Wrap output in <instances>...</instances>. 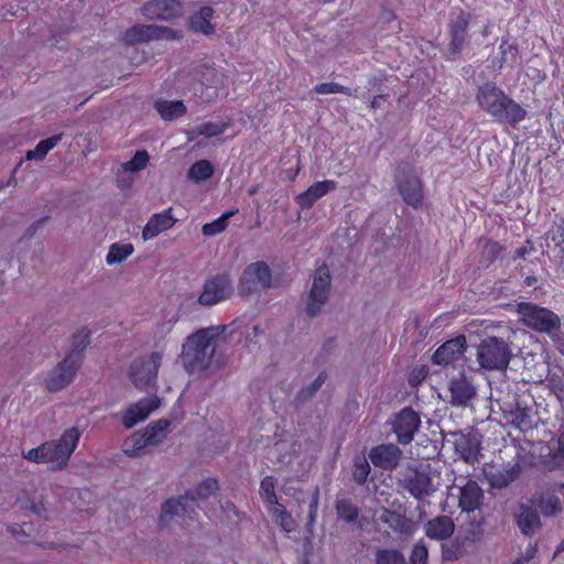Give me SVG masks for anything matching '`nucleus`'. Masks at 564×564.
I'll return each instance as SVG.
<instances>
[{"mask_svg":"<svg viewBox=\"0 0 564 564\" xmlns=\"http://www.w3.org/2000/svg\"><path fill=\"white\" fill-rule=\"evenodd\" d=\"M147 446H149L148 441L141 431L133 433L122 445L124 454L129 457L140 456Z\"/></svg>","mask_w":564,"mask_h":564,"instance_id":"obj_40","label":"nucleus"},{"mask_svg":"<svg viewBox=\"0 0 564 564\" xmlns=\"http://www.w3.org/2000/svg\"><path fill=\"white\" fill-rule=\"evenodd\" d=\"M78 369L79 367L75 364L66 362V359H63L50 371L45 379V388L50 392H57L65 389L73 382Z\"/></svg>","mask_w":564,"mask_h":564,"instance_id":"obj_15","label":"nucleus"},{"mask_svg":"<svg viewBox=\"0 0 564 564\" xmlns=\"http://www.w3.org/2000/svg\"><path fill=\"white\" fill-rule=\"evenodd\" d=\"M327 379V373L325 371L319 372V375L314 379L313 382L303 387L295 395L294 403L299 405H304L310 400H312L317 391L323 387Z\"/></svg>","mask_w":564,"mask_h":564,"instance_id":"obj_36","label":"nucleus"},{"mask_svg":"<svg viewBox=\"0 0 564 564\" xmlns=\"http://www.w3.org/2000/svg\"><path fill=\"white\" fill-rule=\"evenodd\" d=\"M539 507L544 516H555L561 512L562 505L555 494L546 492L541 495L539 499Z\"/></svg>","mask_w":564,"mask_h":564,"instance_id":"obj_46","label":"nucleus"},{"mask_svg":"<svg viewBox=\"0 0 564 564\" xmlns=\"http://www.w3.org/2000/svg\"><path fill=\"white\" fill-rule=\"evenodd\" d=\"M477 99L484 109L490 113L494 112V87H491L489 84H485L479 88Z\"/></svg>","mask_w":564,"mask_h":564,"instance_id":"obj_57","label":"nucleus"},{"mask_svg":"<svg viewBox=\"0 0 564 564\" xmlns=\"http://www.w3.org/2000/svg\"><path fill=\"white\" fill-rule=\"evenodd\" d=\"M482 500L484 490L475 480L469 479L463 487L459 488V507L463 511L475 513V511L479 510V508L489 506L488 503H482Z\"/></svg>","mask_w":564,"mask_h":564,"instance_id":"obj_18","label":"nucleus"},{"mask_svg":"<svg viewBox=\"0 0 564 564\" xmlns=\"http://www.w3.org/2000/svg\"><path fill=\"white\" fill-rule=\"evenodd\" d=\"M522 465L520 463H516L514 465L505 468L503 471H499L496 474V489L508 487L510 481L520 477L522 473Z\"/></svg>","mask_w":564,"mask_h":564,"instance_id":"obj_48","label":"nucleus"},{"mask_svg":"<svg viewBox=\"0 0 564 564\" xmlns=\"http://www.w3.org/2000/svg\"><path fill=\"white\" fill-rule=\"evenodd\" d=\"M435 478H438V474L430 464L412 463L398 473L397 482L414 499L423 501L438 490L440 484Z\"/></svg>","mask_w":564,"mask_h":564,"instance_id":"obj_2","label":"nucleus"},{"mask_svg":"<svg viewBox=\"0 0 564 564\" xmlns=\"http://www.w3.org/2000/svg\"><path fill=\"white\" fill-rule=\"evenodd\" d=\"M271 514L275 518V522L286 532H292L295 529V521L285 507L278 503L270 509Z\"/></svg>","mask_w":564,"mask_h":564,"instance_id":"obj_45","label":"nucleus"},{"mask_svg":"<svg viewBox=\"0 0 564 564\" xmlns=\"http://www.w3.org/2000/svg\"><path fill=\"white\" fill-rule=\"evenodd\" d=\"M22 508L30 510L41 519L51 520L52 518V511L42 498L39 501L28 500L25 505L22 506Z\"/></svg>","mask_w":564,"mask_h":564,"instance_id":"obj_54","label":"nucleus"},{"mask_svg":"<svg viewBox=\"0 0 564 564\" xmlns=\"http://www.w3.org/2000/svg\"><path fill=\"white\" fill-rule=\"evenodd\" d=\"M541 465L546 470L564 468V429L560 432L555 445L547 454L542 455Z\"/></svg>","mask_w":564,"mask_h":564,"instance_id":"obj_30","label":"nucleus"},{"mask_svg":"<svg viewBox=\"0 0 564 564\" xmlns=\"http://www.w3.org/2000/svg\"><path fill=\"white\" fill-rule=\"evenodd\" d=\"M336 188V182L322 181L311 185L305 192L296 196V203L303 208H311L314 203Z\"/></svg>","mask_w":564,"mask_h":564,"instance_id":"obj_27","label":"nucleus"},{"mask_svg":"<svg viewBox=\"0 0 564 564\" xmlns=\"http://www.w3.org/2000/svg\"><path fill=\"white\" fill-rule=\"evenodd\" d=\"M534 251V247L529 245V247H518L512 256L513 260L525 259L527 254H530Z\"/></svg>","mask_w":564,"mask_h":564,"instance_id":"obj_64","label":"nucleus"},{"mask_svg":"<svg viewBox=\"0 0 564 564\" xmlns=\"http://www.w3.org/2000/svg\"><path fill=\"white\" fill-rule=\"evenodd\" d=\"M427 556H429L427 547L423 543H416L413 546V550H412V553L410 556V562H411V564H426Z\"/></svg>","mask_w":564,"mask_h":564,"instance_id":"obj_59","label":"nucleus"},{"mask_svg":"<svg viewBox=\"0 0 564 564\" xmlns=\"http://www.w3.org/2000/svg\"><path fill=\"white\" fill-rule=\"evenodd\" d=\"M218 490V481L215 478H207L192 489L185 491V499L191 503L207 500Z\"/></svg>","mask_w":564,"mask_h":564,"instance_id":"obj_35","label":"nucleus"},{"mask_svg":"<svg viewBox=\"0 0 564 564\" xmlns=\"http://www.w3.org/2000/svg\"><path fill=\"white\" fill-rule=\"evenodd\" d=\"M468 24V18L464 13H460L449 25L451 42L447 53L452 58L457 56L464 47Z\"/></svg>","mask_w":564,"mask_h":564,"instance_id":"obj_23","label":"nucleus"},{"mask_svg":"<svg viewBox=\"0 0 564 564\" xmlns=\"http://www.w3.org/2000/svg\"><path fill=\"white\" fill-rule=\"evenodd\" d=\"M496 105L499 108V115L512 126H516L518 122L524 120L528 115L527 110L523 109L520 104L511 98H508L503 91L498 90L497 88Z\"/></svg>","mask_w":564,"mask_h":564,"instance_id":"obj_20","label":"nucleus"},{"mask_svg":"<svg viewBox=\"0 0 564 564\" xmlns=\"http://www.w3.org/2000/svg\"><path fill=\"white\" fill-rule=\"evenodd\" d=\"M538 552L536 544H529V547L525 551V554L517 557L511 564H525L531 561Z\"/></svg>","mask_w":564,"mask_h":564,"instance_id":"obj_63","label":"nucleus"},{"mask_svg":"<svg viewBox=\"0 0 564 564\" xmlns=\"http://www.w3.org/2000/svg\"><path fill=\"white\" fill-rule=\"evenodd\" d=\"M370 465L364 455H358L354 459L352 479L358 485H364L370 474Z\"/></svg>","mask_w":564,"mask_h":564,"instance_id":"obj_49","label":"nucleus"},{"mask_svg":"<svg viewBox=\"0 0 564 564\" xmlns=\"http://www.w3.org/2000/svg\"><path fill=\"white\" fill-rule=\"evenodd\" d=\"M234 283L228 273L216 274L207 279L198 297L203 306H213L234 294Z\"/></svg>","mask_w":564,"mask_h":564,"instance_id":"obj_10","label":"nucleus"},{"mask_svg":"<svg viewBox=\"0 0 564 564\" xmlns=\"http://www.w3.org/2000/svg\"><path fill=\"white\" fill-rule=\"evenodd\" d=\"M214 17V9L205 6L194 12L188 18V29L194 33H200L204 35H212L215 33V26L210 23Z\"/></svg>","mask_w":564,"mask_h":564,"instance_id":"obj_29","label":"nucleus"},{"mask_svg":"<svg viewBox=\"0 0 564 564\" xmlns=\"http://www.w3.org/2000/svg\"><path fill=\"white\" fill-rule=\"evenodd\" d=\"M376 564H408V562L400 551L383 549L376 552Z\"/></svg>","mask_w":564,"mask_h":564,"instance_id":"obj_51","label":"nucleus"},{"mask_svg":"<svg viewBox=\"0 0 564 564\" xmlns=\"http://www.w3.org/2000/svg\"><path fill=\"white\" fill-rule=\"evenodd\" d=\"M170 424V420L160 419L150 423L147 427L140 431L142 432L143 436H145L148 444L155 446L161 444L166 438Z\"/></svg>","mask_w":564,"mask_h":564,"instance_id":"obj_34","label":"nucleus"},{"mask_svg":"<svg viewBox=\"0 0 564 564\" xmlns=\"http://www.w3.org/2000/svg\"><path fill=\"white\" fill-rule=\"evenodd\" d=\"M371 463L381 469L393 470L400 464L402 451L394 444H380L369 452Z\"/></svg>","mask_w":564,"mask_h":564,"instance_id":"obj_16","label":"nucleus"},{"mask_svg":"<svg viewBox=\"0 0 564 564\" xmlns=\"http://www.w3.org/2000/svg\"><path fill=\"white\" fill-rule=\"evenodd\" d=\"M155 110L166 121L175 120L186 113V106L182 100L159 99L154 102Z\"/></svg>","mask_w":564,"mask_h":564,"instance_id":"obj_32","label":"nucleus"},{"mask_svg":"<svg viewBox=\"0 0 564 564\" xmlns=\"http://www.w3.org/2000/svg\"><path fill=\"white\" fill-rule=\"evenodd\" d=\"M517 523L524 535H531L540 528L541 519L535 510L522 505L517 514Z\"/></svg>","mask_w":564,"mask_h":564,"instance_id":"obj_33","label":"nucleus"},{"mask_svg":"<svg viewBox=\"0 0 564 564\" xmlns=\"http://www.w3.org/2000/svg\"><path fill=\"white\" fill-rule=\"evenodd\" d=\"M458 538L442 544V557L444 561H457L466 553L465 541Z\"/></svg>","mask_w":564,"mask_h":564,"instance_id":"obj_42","label":"nucleus"},{"mask_svg":"<svg viewBox=\"0 0 564 564\" xmlns=\"http://www.w3.org/2000/svg\"><path fill=\"white\" fill-rule=\"evenodd\" d=\"M142 14L150 20L173 21L183 15V4L178 0H151L143 4Z\"/></svg>","mask_w":564,"mask_h":564,"instance_id":"obj_13","label":"nucleus"},{"mask_svg":"<svg viewBox=\"0 0 564 564\" xmlns=\"http://www.w3.org/2000/svg\"><path fill=\"white\" fill-rule=\"evenodd\" d=\"M448 389L451 392V403L456 406L467 405L476 394L475 388L463 372L457 378L451 380Z\"/></svg>","mask_w":564,"mask_h":564,"instance_id":"obj_22","label":"nucleus"},{"mask_svg":"<svg viewBox=\"0 0 564 564\" xmlns=\"http://www.w3.org/2000/svg\"><path fill=\"white\" fill-rule=\"evenodd\" d=\"M492 511L494 508L491 506H485V508H479L475 513H471L466 539L477 541L486 533H489L491 530Z\"/></svg>","mask_w":564,"mask_h":564,"instance_id":"obj_21","label":"nucleus"},{"mask_svg":"<svg viewBox=\"0 0 564 564\" xmlns=\"http://www.w3.org/2000/svg\"><path fill=\"white\" fill-rule=\"evenodd\" d=\"M429 367L422 365L420 367H415L409 378V382L411 386L420 384L425 378L429 376Z\"/></svg>","mask_w":564,"mask_h":564,"instance_id":"obj_61","label":"nucleus"},{"mask_svg":"<svg viewBox=\"0 0 564 564\" xmlns=\"http://www.w3.org/2000/svg\"><path fill=\"white\" fill-rule=\"evenodd\" d=\"M62 137L63 133H59L45 140H41L34 148V150H30L26 152V159L42 161L46 156L48 151L52 150L62 140Z\"/></svg>","mask_w":564,"mask_h":564,"instance_id":"obj_41","label":"nucleus"},{"mask_svg":"<svg viewBox=\"0 0 564 564\" xmlns=\"http://www.w3.org/2000/svg\"><path fill=\"white\" fill-rule=\"evenodd\" d=\"M314 91L317 94H322V95L340 93V94L351 96L350 88L339 85L337 83L318 84L314 87Z\"/></svg>","mask_w":564,"mask_h":564,"instance_id":"obj_58","label":"nucleus"},{"mask_svg":"<svg viewBox=\"0 0 564 564\" xmlns=\"http://www.w3.org/2000/svg\"><path fill=\"white\" fill-rule=\"evenodd\" d=\"M79 436L77 427L68 429L57 442L44 443L36 448H32L24 454V458L35 463L57 462L59 465H65L75 449Z\"/></svg>","mask_w":564,"mask_h":564,"instance_id":"obj_3","label":"nucleus"},{"mask_svg":"<svg viewBox=\"0 0 564 564\" xmlns=\"http://www.w3.org/2000/svg\"><path fill=\"white\" fill-rule=\"evenodd\" d=\"M228 128V123L204 122L196 126V133H202L207 138H213L223 134Z\"/></svg>","mask_w":564,"mask_h":564,"instance_id":"obj_55","label":"nucleus"},{"mask_svg":"<svg viewBox=\"0 0 564 564\" xmlns=\"http://www.w3.org/2000/svg\"><path fill=\"white\" fill-rule=\"evenodd\" d=\"M511 423L521 431H527L532 426L531 420L524 412H518L514 414Z\"/></svg>","mask_w":564,"mask_h":564,"instance_id":"obj_62","label":"nucleus"},{"mask_svg":"<svg viewBox=\"0 0 564 564\" xmlns=\"http://www.w3.org/2000/svg\"><path fill=\"white\" fill-rule=\"evenodd\" d=\"M547 386L558 400L564 398V370L550 372L546 377Z\"/></svg>","mask_w":564,"mask_h":564,"instance_id":"obj_52","label":"nucleus"},{"mask_svg":"<svg viewBox=\"0 0 564 564\" xmlns=\"http://www.w3.org/2000/svg\"><path fill=\"white\" fill-rule=\"evenodd\" d=\"M161 361L162 354L153 351L150 356L137 358L131 362L129 376L138 389L147 390L155 386Z\"/></svg>","mask_w":564,"mask_h":564,"instance_id":"obj_8","label":"nucleus"},{"mask_svg":"<svg viewBox=\"0 0 564 564\" xmlns=\"http://www.w3.org/2000/svg\"><path fill=\"white\" fill-rule=\"evenodd\" d=\"M379 520L399 534H411L415 527L413 520L388 508H382Z\"/></svg>","mask_w":564,"mask_h":564,"instance_id":"obj_25","label":"nucleus"},{"mask_svg":"<svg viewBox=\"0 0 564 564\" xmlns=\"http://www.w3.org/2000/svg\"><path fill=\"white\" fill-rule=\"evenodd\" d=\"M91 332L87 327H82L70 337V349L65 356L66 362H73L80 367L84 359V351L90 345Z\"/></svg>","mask_w":564,"mask_h":564,"instance_id":"obj_24","label":"nucleus"},{"mask_svg":"<svg viewBox=\"0 0 564 564\" xmlns=\"http://www.w3.org/2000/svg\"><path fill=\"white\" fill-rule=\"evenodd\" d=\"M214 172V165L208 160H199L189 167L187 177L195 183H200L210 178Z\"/></svg>","mask_w":564,"mask_h":564,"instance_id":"obj_39","label":"nucleus"},{"mask_svg":"<svg viewBox=\"0 0 564 564\" xmlns=\"http://www.w3.org/2000/svg\"><path fill=\"white\" fill-rule=\"evenodd\" d=\"M193 511L194 508L189 500L185 499V494L178 498H170L161 506L160 523L166 525L173 518H185Z\"/></svg>","mask_w":564,"mask_h":564,"instance_id":"obj_19","label":"nucleus"},{"mask_svg":"<svg viewBox=\"0 0 564 564\" xmlns=\"http://www.w3.org/2000/svg\"><path fill=\"white\" fill-rule=\"evenodd\" d=\"M467 348V340L464 335L446 340L432 355L434 365L446 367L460 359Z\"/></svg>","mask_w":564,"mask_h":564,"instance_id":"obj_14","label":"nucleus"},{"mask_svg":"<svg viewBox=\"0 0 564 564\" xmlns=\"http://www.w3.org/2000/svg\"><path fill=\"white\" fill-rule=\"evenodd\" d=\"M522 64L519 46L516 43L502 41L500 44L499 68L513 69Z\"/></svg>","mask_w":564,"mask_h":564,"instance_id":"obj_31","label":"nucleus"},{"mask_svg":"<svg viewBox=\"0 0 564 564\" xmlns=\"http://www.w3.org/2000/svg\"><path fill=\"white\" fill-rule=\"evenodd\" d=\"M275 482L276 479L273 476H265L260 482L259 495L270 508L279 503L274 489Z\"/></svg>","mask_w":564,"mask_h":564,"instance_id":"obj_44","label":"nucleus"},{"mask_svg":"<svg viewBox=\"0 0 564 564\" xmlns=\"http://www.w3.org/2000/svg\"><path fill=\"white\" fill-rule=\"evenodd\" d=\"M550 235L555 248L564 256V218L553 224Z\"/></svg>","mask_w":564,"mask_h":564,"instance_id":"obj_56","label":"nucleus"},{"mask_svg":"<svg viewBox=\"0 0 564 564\" xmlns=\"http://www.w3.org/2000/svg\"><path fill=\"white\" fill-rule=\"evenodd\" d=\"M516 311L520 322L536 333L552 335L561 328V317L551 308L531 302H520Z\"/></svg>","mask_w":564,"mask_h":564,"instance_id":"obj_4","label":"nucleus"},{"mask_svg":"<svg viewBox=\"0 0 564 564\" xmlns=\"http://www.w3.org/2000/svg\"><path fill=\"white\" fill-rule=\"evenodd\" d=\"M420 425V414L411 406H405L394 414L392 431L395 433L398 442L405 445L413 441Z\"/></svg>","mask_w":564,"mask_h":564,"instance_id":"obj_12","label":"nucleus"},{"mask_svg":"<svg viewBox=\"0 0 564 564\" xmlns=\"http://www.w3.org/2000/svg\"><path fill=\"white\" fill-rule=\"evenodd\" d=\"M171 208L163 213L154 214L144 226L142 237L144 240L152 239L162 231L170 229L176 219L171 215Z\"/></svg>","mask_w":564,"mask_h":564,"instance_id":"obj_28","label":"nucleus"},{"mask_svg":"<svg viewBox=\"0 0 564 564\" xmlns=\"http://www.w3.org/2000/svg\"><path fill=\"white\" fill-rule=\"evenodd\" d=\"M160 405V399L154 395L143 398L131 404L122 415V424L126 429H131L139 422L144 421Z\"/></svg>","mask_w":564,"mask_h":564,"instance_id":"obj_17","label":"nucleus"},{"mask_svg":"<svg viewBox=\"0 0 564 564\" xmlns=\"http://www.w3.org/2000/svg\"><path fill=\"white\" fill-rule=\"evenodd\" d=\"M227 328V325L204 327L186 337L180 360L187 373H200L224 365V354L219 348L226 341L224 335Z\"/></svg>","mask_w":564,"mask_h":564,"instance_id":"obj_1","label":"nucleus"},{"mask_svg":"<svg viewBox=\"0 0 564 564\" xmlns=\"http://www.w3.org/2000/svg\"><path fill=\"white\" fill-rule=\"evenodd\" d=\"M272 272L264 261H256L248 264L239 279L238 293L241 296H250L261 290L271 288Z\"/></svg>","mask_w":564,"mask_h":564,"instance_id":"obj_7","label":"nucleus"},{"mask_svg":"<svg viewBox=\"0 0 564 564\" xmlns=\"http://www.w3.org/2000/svg\"><path fill=\"white\" fill-rule=\"evenodd\" d=\"M133 252L131 243H112L106 257L107 264L121 263Z\"/></svg>","mask_w":564,"mask_h":564,"instance_id":"obj_43","label":"nucleus"},{"mask_svg":"<svg viewBox=\"0 0 564 564\" xmlns=\"http://www.w3.org/2000/svg\"><path fill=\"white\" fill-rule=\"evenodd\" d=\"M477 360L481 368L494 369V337L487 336L477 344Z\"/></svg>","mask_w":564,"mask_h":564,"instance_id":"obj_38","label":"nucleus"},{"mask_svg":"<svg viewBox=\"0 0 564 564\" xmlns=\"http://www.w3.org/2000/svg\"><path fill=\"white\" fill-rule=\"evenodd\" d=\"M444 441L453 444L455 453L466 462L476 458L479 453V434L474 430L464 431H449L441 430Z\"/></svg>","mask_w":564,"mask_h":564,"instance_id":"obj_11","label":"nucleus"},{"mask_svg":"<svg viewBox=\"0 0 564 564\" xmlns=\"http://www.w3.org/2000/svg\"><path fill=\"white\" fill-rule=\"evenodd\" d=\"M236 214V210L226 212L216 220L205 224L202 228V232L205 236H215L224 231L228 226L229 218Z\"/></svg>","mask_w":564,"mask_h":564,"instance_id":"obj_50","label":"nucleus"},{"mask_svg":"<svg viewBox=\"0 0 564 564\" xmlns=\"http://www.w3.org/2000/svg\"><path fill=\"white\" fill-rule=\"evenodd\" d=\"M332 276L326 264L319 265L313 275L311 289L305 299V313L308 317L318 316L330 295Z\"/></svg>","mask_w":564,"mask_h":564,"instance_id":"obj_6","label":"nucleus"},{"mask_svg":"<svg viewBox=\"0 0 564 564\" xmlns=\"http://www.w3.org/2000/svg\"><path fill=\"white\" fill-rule=\"evenodd\" d=\"M319 501V489L316 487L312 494V498L308 506V514H307V525H312L317 516V508Z\"/></svg>","mask_w":564,"mask_h":564,"instance_id":"obj_60","label":"nucleus"},{"mask_svg":"<svg viewBox=\"0 0 564 564\" xmlns=\"http://www.w3.org/2000/svg\"><path fill=\"white\" fill-rule=\"evenodd\" d=\"M393 176L404 203L413 208H419L424 195L423 183L415 167L409 162H400Z\"/></svg>","mask_w":564,"mask_h":564,"instance_id":"obj_5","label":"nucleus"},{"mask_svg":"<svg viewBox=\"0 0 564 564\" xmlns=\"http://www.w3.org/2000/svg\"><path fill=\"white\" fill-rule=\"evenodd\" d=\"M335 510L338 519L347 523H354L359 517L358 507L349 498H337Z\"/></svg>","mask_w":564,"mask_h":564,"instance_id":"obj_37","label":"nucleus"},{"mask_svg":"<svg viewBox=\"0 0 564 564\" xmlns=\"http://www.w3.org/2000/svg\"><path fill=\"white\" fill-rule=\"evenodd\" d=\"M149 159L147 151H138L130 161L122 164V169L126 172H139L147 166Z\"/></svg>","mask_w":564,"mask_h":564,"instance_id":"obj_53","label":"nucleus"},{"mask_svg":"<svg viewBox=\"0 0 564 564\" xmlns=\"http://www.w3.org/2000/svg\"><path fill=\"white\" fill-rule=\"evenodd\" d=\"M511 357L512 351L508 344L496 337V370L506 371Z\"/></svg>","mask_w":564,"mask_h":564,"instance_id":"obj_47","label":"nucleus"},{"mask_svg":"<svg viewBox=\"0 0 564 564\" xmlns=\"http://www.w3.org/2000/svg\"><path fill=\"white\" fill-rule=\"evenodd\" d=\"M176 31L172 28L156 24H135L126 30L122 35V42L128 46L148 43L155 40L180 39Z\"/></svg>","mask_w":564,"mask_h":564,"instance_id":"obj_9","label":"nucleus"},{"mask_svg":"<svg viewBox=\"0 0 564 564\" xmlns=\"http://www.w3.org/2000/svg\"><path fill=\"white\" fill-rule=\"evenodd\" d=\"M424 530L430 539L446 540L454 533L455 524L451 517L437 516L425 523Z\"/></svg>","mask_w":564,"mask_h":564,"instance_id":"obj_26","label":"nucleus"}]
</instances>
